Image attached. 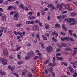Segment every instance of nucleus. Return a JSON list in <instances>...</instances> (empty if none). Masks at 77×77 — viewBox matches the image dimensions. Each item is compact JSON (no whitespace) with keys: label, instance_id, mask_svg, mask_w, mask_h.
Returning a JSON list of instances; mask_svg holds the SVG:
<instances>
[{"label":"nucleus","instance_id":"1","mask_svg":"<svg viewBox=\"0 0 77 77\" xmlns=\"http://www.w3.org/2000/svg\"><path fill=\"white\" fill-rule=\"evenodd\" d=\"M0 61L2 62L3 65H7L8 61L6 59H5L3 58H0Z\"/></svg>","mask_w":77,"mask_h":77},{"label":"nucleus","instance_id":"2","mask_svg":"<svg viewBox=\"0 0 77 77\" xmlns=\"http://www.w3.org/2000/svg\"><path fill=\"white\" fill-rule=\"evenodd\" d=\"M19 18V16L18 15V13H16L14 15V20L15 21H17L18 18Z\"/></svg>","mask_w":77,"mask_h":77},{"label":"nucleus","instance_id":"3","mask_svg":"<svg viewBox=\"0 0 77 77\" xmlns=\"http://www.w3.org/2000/svg\"><path fill=\"white\" fill-rule=\"evenodd\" d=\"M52 47L51 46H48L46 49V51L48 53H50L52 51Z\"/></svg>","mask_w":77,"mask_h":77},{"label":"nucleus","instance_id":"4","mask_svg":"<svg viewBox=\"0 0 77 77\" xmlns=\"http://www.w3.org/2000/svg\"><path fill=\"white\" fill-rule=\"evenodd\" d=\"M70 38H69L68 37H65L64 38L63 37H61V41H65V40H66L67 41H69V40Z\"/></svg>","mask_w":77,"mask_h":77},{"label":"nucleus","instance_id":"5","mask_svg":"<svg viewBox=\"0 0 77 77\" xmlns=\"http://www.w3.org/2000/svg\"><path fill=\"white\" fill-rule=\"evenodd\" d=\"M71 20H72V21L73 22L69 23V25H71L72 26L74 24H76V21H75V19L73 18H71Z\"/></svg>","mask_w":77,"mask_h":77},{"label":"nucleus","instance_id":"6","mask_svg":"<svg viewBox=\"0 0 77 77\" xmlns=\"http://www.w3.org/2000/svg\"><path fill=\"white\" fill-rule=\"evenodd\" d=\"M32 29L33 30L35 31H36V30H38L39 29V27H38V26L36 25H34L32 26Z\"/></svg>","mask_w":77,"mask_h":77},{"label":"nucleus","instance_id":"7","mask_svg":"<svg viewBox=\"0 0 77 77\" xmlns=\"http://www.w3.org/2000/svg\"><path fill=\"white\" fill-rule=\"evenodd\" d=\"M68 68L69 70V71H70L71 72H72V73H73V74L74 73V70L73 69V68H72V67H71V66H69L68 67Z\"/></svg>","mask_w":77,"mask_h":77},{"label":"nucleus","instance_id":"8","mask_svg":"<svg viewBox=\"0 0 77 77\" xmlns=\"http://www.w3.org/2000/svg\"><path fill=\"white\" fill-rule=\"evenodd\" d=\"M27 54L28 56H29V57L30 56V57H32V56H33V52L31 51L29 52Z\"/></svg>","mask_w":77,"mask_h":77},{"label":"nucleus","instance_id":"9","mask_svg":"<svg viewBox=\"0 0 77 77\" xmlns=\"http://www.w3.org/2000/svg\"><path fill=\"white\" fill-rule=\"evenodd\" d=\"M3 53L5 56H7V55H8L9 54L8 53V50L6 49H5L3 51Z\"/></svg>","mask_w":77,"mask_h":77},{"label":"nucleus","instance_id":"10","mask_svg":"<svg viewBox=\"0 0 77 77\" xmlns=\"http://www.w3.org/2000/svg\"><path fill=\"white\" fill-rule=\"evenodd\" d=\"M0 73L1 74H2V75H5L6 74V72H4L2 70L0 71Z\"/></svg>","mask_w":77,"mask_h":77},{"label":"nucleus","instance_id":"11","mask_svg":"<svg viewBox=\"0 0 77 77\" xmlns=\"http://www.w3.org/2000/svg\"><path fill=\"white\" fill-rule=\"evenodd\" d=\"M6 19V16H2L1 17L2 21H5Z\"/></svg>","mask_w":77,"mask_h":77},{"label":"nucleus","instance_id":"12","mask_svg":"<svg viewBox=\"0 0 77 77\" xmlns=\"http://www.w3.org/2000/svg\"><path fill=\"white\" fill-rule=\"evenodd\" d=\"M13 33L15 35H16V36H17V35H19V34L20 33V32H17L16 31H14V32H13Z\"/></svg>","mask_w":77,"mask_h":77},{"label":"nucleus","instance_id":"13","mask_svg":"<svg viewBox=\"0 0 77 77\" xmlns=\"http://www.w3.org/2000/svg\"><path fill=\"white\" fill-rule=\"evenodd\" d=\"M0 29H1L0 30V33H2V32H3L4 31V27H1Z\"/></svg>","mask_w":77,"mask_h":77},{"label":"nucleus","instance_id":"14","mask_svg":"<svg viewBox=\"0 0 77 77\" xmlns=\"http://www.w3.org/2000/svg\"><path fill=\"white\" fill-rule=\"evenodd\" d=\"M50 8L52 9H54V10H56V8L52 5H51Z\"/></svg>","mask_w":77,"mask_h":77},{"label":"nucleus","instance_id":"15","mask_svg":"<svg viewBox=\"0 0 77 77\" xmlns=\"http://www.w3.org/2000/svg\"><path fill=\"white\" fill-rule=\"evenodd\" d=\"M17 64L20 65L22 64H23V62L22 61H19L17 62Z\"/></svg>","mask_w":77,"mask_h":77},{"label":"nucleus","instance_id":"16","mask_svg":"<svg viewBox=\"0 0 77 77\" xmlns=\"http://www.w3.org/2000/svg\"><path fill=\"white\" fill-rule=\"evenodd\" d=\"M61 45L63 47H66V45L63 43H61Z\"/></svg>","mask_w":77,"mask_h":77},{"label":"nucleus","instance_id":"17","mask_svg":"<svg viewBox=\"0 0 77 77\" xmlns=\"http://www.w3.org/2000/svg\"><path fill=\"white\" fill-rule=\"evenodd\" d=\"M71 15L72 17H74L77 15V13H72L71 14Z\"/></svg>","mask_w":77,"mask_h":77},{"label":"nucleus","instance_id":"18","mask_svg":"<svg viewBox=\"0 0 77 77\" xmlns=\"http://www.w3.org/2000/svg\"><path fill=\"white\" fill-rule=\"evenodd\" d=\"M29 19H30L31 20H33V19H35V18H36V17L32 16L31 17H29Z\"/></svg>","mask_w":77,"mask_h":77},{"label":"nucleus","instance_id":"19","mask_svg":"<svg viewBox=\"0 0 77 77\" xmlns=\"http://www.w3.org/2000/svg\"><path fill=\"white\" fill-rule=\"evenodd\" d=\"M40 44H41V45L43 48H45V47L44 46V43H42V42H40Z\"/></svg>","mask_w":77,"mask_h":77},{"label":"nucleus","instance_id":"20","mask_svg":"<svg viewBox=\"0 0 77 77\" xmlns=\"http://www.w3.org/2000/svg\"><path fill=\"white\" fill-rule=\"evenodd\" d=\"M71 50V49L70 48H66L65 49V51H70V50Z\"/></svg>","mask_w":77,"mask_h":77},{"label":"nucleus","instance_id":"21","mask_svg":"<svg viewBox=\"0 0 77 77\" xmlns=\"http://www.w3.org/2000/svg\"><path fill=\"white\" fill-rule=\"evenodd\" d=\"M16 47H17V49H16V51H18V50H20V49L21 48V47H18V45H16Z\"/></svg>","mask_w":77,"mask_h":77},{"label":"nucleus","instance_id":"22","mask_svg":"<svg viewBox=\"0 0 77 77\" xmlns=\"http://www.w3.org/2000/svg\"><path fill=\"white\" fill-rule=\"evenodd\" d=\"M65 8L66 9H69V4H66Z\"/></svg>","mask_w":77,"mask_h":77},{"label":"nucleus","instance_id":"23","mask_svg":"<svg viewBox=\"0 0 77 77\" xmlns=\"http://www.w3.org/2000/svg\"><path fill=\"white\" fill-rule=\"evenodd\" d=\"M12 8H13V6H10L8 8V10H11Z\"/></svg>","mask_w":77,"mask_h":77},{"label":"nucleus","instance_id":"24","mask_svg":"<svg viewBox=\"0 0 77 77\" xmlns=\"http://www.w3.org/2000/svg\"><path fill=\"white\" fill-rule=\"evenodd\" d=\"M45 28L46 29H50V26H49V25L47 24Z\"/></svg>","mask_w":77,"mask_h":77},{"label":"nucleus","instance_id":"25","mask_svg":"<svg viewBox=\"0 0 77 77\" xmlns=\"http://www.w3.org/2000/svg\"><path fill=\"white\" fill-rule=\"evenodd\" d=\"M62 27L63 28V29H64L65 30V31H66L67 29H66V27H65V26L64 25H63L62 26Z\"/></svg>","mask_w":77,"mask_h":77},{"label":"nucleus","instance_id":"26","mask_svg":"<svg viewBox=\"0 0 77 77\" xmlns=\"http://www.w3.org/2000/svg\"><path fill=\"white\" fill-rule=\"evenodd\" d=\"M20 6L21 8L23 9V10H24L25 9V8L24 7V5H23L21 4L20 5Z\"/></svg>","mask_w":77,"mask_h":77},{"label":"nucleus","instance_id":"27","mask_svg":"<svg viewBox=\"0 0 77 77\" xmlns=\"http://www.w3.org/2000/svg\"><path fill=\"white\" fill-rule=\"evenodd\" d=\"M52 40L54 42H56L57 41V40L55 39V37H52Z\"/></svg>","mask_w":77,"mask_h":77},{"label":"nucleus","instance_id":"28","mask_svg":"<svg viewBox=\"0 0 77 77\" xmlns=\"http://www.w3.org/2000/svg\"><path fill=\"white\" fill-rule=\"evenodd\" d=\"M30 59V57L29 56H26L25 57V60H27L28 59Z\"/></svg>","mask_w":77,"mask_h":77},{"label":"nucleus","instance_id":"29","mask_svg":"<svg viewBox=\"0 0 77 77\" xmlns=\"http://www.w3.org/2000/svg\"><path fill=\"white\" fill-rule=\"evenodd\" d=\"M60 34H61V35H63V36H65V35H66V34H65V33H63L62 32H60Z\"/></svg>","mask_w":77,"mask_h":77},{"label":"nucleus","instance_id":"30","mask_svg":"<svg viewBox=\"0 0 77 77\" xmlns=\"http://www.w3.org/2000/svg\"><path fill=\"white\" fill-rule=\"evenodd\" d=\"M15 69V67L14 66H13L11 68V71H14Z\"/></svg>","mask_w":77,"mask_h":77},{"label":"nucleus","instance_id":"31","mask_svg":"<svg viewBox=\"0 0 77 77\" xmlns=\"http://www.w3.org/2000/svg\"><path fill=\"white\" fill-rule=\"evenodd\" d=\"M59 11H61L62 8V6L61 5H59Z\"/></svg>","mask_w":77,"mask_h":77},{"label":"nucleus","instance_id":"32","mask_svg":"<svg viewBox=\"0 0 77 77\" xmlns=\"http://www.w3.org/2000/svg\"><path fill=\"white\" fill-rule=\"evenodd\" d=\"M16 26L18 27H21V25L20 24H16Z\"/></svg>","mask_w":77,"mask_h":77},{"label":"nucleus","instance_id":"33","mask_svg":"<svg viewBox=\"0 0 77 77\" xmlns=\"http://www.w3.org/2000/svg\"><path fill=\"white\" fill-rule=\"evenodd\" d=\"M36 37L37 38H38V40H40V38H39V35L38 34H36Z\"/></svg>","mask_w":77,"mask_h":77},{"label":"nucleus","instance_id":"34","mask_svg":"<svg viewBox=\"0 0 77 77\" xmlns=\"http://www.w3.org/2000/svg\"><path fill=\"white\" fill-rule=\"evenodd\" d=\"M34 21L33 20H32L31 21H30V24H34Z\"/></svg>","mask_w":77,"mask_h":77},{"label":"nucleus","instance_id":"35","mask_svg":"<svg viewBox=\"0 0 77 77\" xmlns=\"http://www.w3.org/2000/svg\"><path fill=\"white\" fill-rule=\"evenodd\" d=\"M51 75L52 77H54L55 75V73H54V72H52L51 73Z\"/></svg>","mask_w":77,"mask_h":77},{"label":"nucleus","instance_id":"36","mask_svg":"<svg viewBox=\"0 0 77 77\" xmlns=\"http://www.w3.org/2000/svg\"><path fill=\"white\" fill-rule=\"evenodd\" d=\"M17 57L19 59H21V56H20V55H19V54H17Z\"/></svg>","mask_w":77,"mask_h":77},{"label":"nucleus","instance_id":"37","mask_svg":"<svg viewBox=\"0 0 77 77\" xmlns=\"http://www.w3.org/2000/svg\"><path fill=\"white\" fill-rule=\"evenodd\" d=\"M55 26H56V27H60V26L59 24H56L55 25Z\"/></svg>","mask_w":77,"mask_h":77},{"label":"nucleus","instance_id":"38","mask_svg":"<svg viewBox=\"0 0 77 77\" xmlns=\"http://www.w3.org/2000/svg\"><path fill=\"white\" fill-rule=\"evenodd\" d=\"M60 55H61V54L59 53H57L56 54V56H60Z\"/></svg>","mask_w":77,"mask_h":77},{"label":"nucleus","instance_id":"39","mask_svg":"<svg viewBox=\"0 0 77 77\" xmlns=\"http://www.w3.org/2000/svg\"><path fill=\"white\" fill-rule=\"evenodd\" d=\"M49 62V61H48V60H47L45 62V65H46V64H47Z\"/></svg>","mask_w":77,"mask_h":77},{"label":"nucleus","instance_id":"40","mask_svg":"<svg viewBox=\"0 0 77 77\" xmlns=\"http://www.w3.org/2000/svg\"><path fill=\"white\" fill-rule=\"evenodd\" d=\"M65 17H66V15H63L61 17V18H62V19H64V18H65Z\"/></svg>","mask_w":77,"mask_h":77},{"label":"nucleus","instance_id":"41","mask_svg":"<svg viewBox=\"0 0 77 77\" xmlns=\"http://www.w3.org/2000/svg\"><path fill=\"white\" fill-rule=\"evenodd\" d=\"M72 60V57H70L69 59V62H71Z\"/></svg>","mask_w":77,"mask_h":77},{"label":"nucleus","instance_id":"42","mask_svg":"<svg viewBox=\"0 0 77 77\" xmlns=\"http://www.w3.org/2000/svg\"><path fill=\"white\" fill-rule=\"evenodd\" d=\"M38 56H35L34 57V60H36V59H38Z\"/></svg>","mask_w":77,"mask_h":77},{"label":"nucleus","instance_id":"43","mask_svg":"<svg viewBox=\"0 0 77 77\" xmlns=\"http://www.w3.org/2000/svg\"><path fill=\"white\" fill-rule=\"evenodd\" d=\"M13 74H14V75H16V77H18L19 76V75H18V74H17L15 73H13Z\"/></svg>","mask_w":77,"mask_h":77},{"label":"nucleus","instance_id":"44","mask_svg":"<svg viewBox=\"0 0 77 77\" xmlns=\"http://www.w3.org/2000/svg\"><path fill=\"white\" fill-rule=\"evenodd\" d=\"M37 17H39L40 16V13L39 12H38L37 13Z\"/></svg>","mask_w":77,"mask_h":77},{"label":"nucleus","instance_id":"45","mask_svg":"<svg viewBox=\"0 0 77 77\" xmlns=\"http://www.w3.org/2000/svg\"><path fill=\"white\" fill-rule=\"evenodd\" d=\"M35 23H40V21H39V20H37L35 21Z\"/></svg>","mask_w":77,"mask_h":77},{"label":"nucleus","instance_id":"46","mask_svg":"<svg viewBox=\"0 0 77 77\" xmlns=\"http://www.w3.org/2000/svg\"><path fill=\"white\" fill-rule=\"evenodd\" d=\"M60 51V49H57L56 50V53H57L58 52H59V51Z\"/></svg>","mask_w":77,"mask_h":77},{"label":"nucleus","instance_id":"47","mask_svg":"<svg viewBox=\"0 0 77 77\" xmlns=\"http://www.w3.org/2000/svg\"><path fill=\"white\" fill-rule=\"evenodd\" d=\"M56 65V63H52V66L53 67L55 66V65Z\"/></svg>","mask_w":77,"mask_h":77},{"label":"nucleus","instance_id":"48","mask_svg":"<svg viewBox=\"0 0 77 77\" xmlns=\"http://www.w3.org/2000/svg\"><path fill=\"white\" fill-rule=\"evenodd\" d=\"M28 14L29 15H30V16H31L32 15V12H30Z\"/></svg>","mask_w":77,"mask_h":77},{"label":"nucleus","instance_id":"49","mask_svg":"<svg viewBox=\"0 0 77 77\" xmlns=\"http://www.w3.org/2000/svg\"><path fill=\"white\" fill-rule=\"evenodd\" d=\"M8 69L9 70H11V65H9L8 66Z\"/></svg>","mask_w":77,"mask_h":77},{"label":"nucleus","instance_id":"50","mask_svg":"<svg viewBox=\"0 0 77 77\" xmlns=\"http://www.w3.org/2000/svg\"><path fill=\"white\" fill-rule=\"evenodd\" d=\"M55 38H57V36H58V34L57 33H56L55 34Z\"/></svg>","mask_w":77,"mask_h":77},{"label":"nucleus","instance_id":"51","mask_svg":"<svg viewBox=\"0 0 77 77\" xmlns=\"http://www.w3.org/2000/svg\"><path fill=\"white\" fill-rule=\"evenodd\" d=\"M26 24H30V21H27L26 22Z\"/></svg>","mask_w":77,"mask_h":77},{"label":"nucleus","instance_id":"52","mask_svg":"<svg viewBox=\"0 0 77 77\" xmlns=\"http://www.w3.org/2000/svg\"><path fill=\"white\" fill-rule=\"evenodd\" d=\"M69 39L71 41L74 42L75 41L74 40L71 38H70Z\"/></svg>","mask_w":77,"mask_h":77},{"label":"nucleus","instance_id":"53","mask_svg":"<svg viewBox=\"0 0 77 77\" xmlns=\"http://www.w3.org/2000/svg\"><path fill=\"white\" fill-rule=\"evenodd\" d=\"M68 22L69 23H71V22H72V20H71V18L69 19V21H68Z\"/></svg>","mask_w":77,"mask_h":77},{"label":"nucleus","instance_id":"54","mask_svg":"<svg viewBox=\"0 0 77 77\" xmlns=\"http://www.w3.org/2000/svg\"><path fill=\"white\" fill-rule=\"evenodd\" d=\"M42 15H45V12L42 11Z\"/></svg>","mask_w":77,"mask_h":77},{"label":"nucleus","instance_id":"55","mask_svg":"<svg viewBox=\"0 0 77 77\" xmlns=\"http://www.w3.org/2000/svg\"><path fill=\"white\" fill-rule=\"evenodd\" d=\"M74 77H76L77 76V72H76L73 75Z\"/></svg>","mask_w":77,"mask_h":77},{"label":"nucleus","instance_id":"56","mask_svg":"<svg viewBox=\"0 0 77 77\" xmlns=\"http://www.w3.org/2000/svg\"><path fill=\"white\" fill-rule=\"evenodd\" d=\"M9 58L10 59H13V57H12V56H9Z\"/></svg>","mask_w":77,"mask_h":77},{"label":"nucleus","instance_id":"57","mask_svg":"<svg viewBox=\"0 0 77 77\" xmlns=\"http://www.w3.org/2000/svg\"><path fill=\"white\" fill-rule=\"evenodd\" d=\"M45 35L46 36H48H48H50V35H49V34H48L47 33H45Z\"/></svg>","mask_w":77,"mask_h":77},{"label":"nucleus","instance_id":"58","mask_svg":"<svg viewBox=\"0 0 77 77\" xmlns=\"http://www.w3.org/2000/svg\"><path fill=\"white\" fill-rule=\"evenodd\" d=\"M48 10V9L47 8H45L44 10L45 11H47Z\"/></svg>","mask_w":77,"mask_h":77},{"label":"nucleus","instance_id":"59","mask_svg":"<svg viewBox=\"0 0 77 77\" xmlns=\"http://www.w3.org/2000/svg\"><path fill=\"white\" fill-rule=\"evenodd\" d=\"M0 11H1V12H3L4 11L3 9H2V8H0Z\"/></svg>","mask_w":77,"mask_h":77},{"label":"nucleus","instance_id":"60","mask_svg":"<svg viewBox=\"0 0 77 77\" xmlns=\"http://www.w3.org/2000/svg\"><path fill=\"white\" fill-rule=\"evenodd\" d=\"M56 60V58H55V57H54L53 59V62H54L55 60Z\"/></svg>","mask_w":77,"mask_h":77},{"label":"nucleus","instance_id":"61","mask_svg":"<svg viewBox=\"0 0 77 77\" xmlns=\"http://www.w3.org/2000/svg\"><path fill=\"white\" fill-rule=\"evenodd\" d=\"M31 71H32V73H34V72H35L34 69H33V68L32 69Z\"/></svg>","mask_w":77,"mask_h":77},{"label":"nucleus","instance_id":"62","mask_svg":"<svg viewBox=\"0 0 77 77\" xmlns=\"http://www.w3.org/2000/svg\"><path fill=\"white\" fill-rule=\"evenodd\" d=\"M74 53L75 54H76L77 53V51L76 50H74Z\"/></svg>","mask_w":77,"mask_h":77},{"label":"nucleus","instance_id":"63","mask_svg":"<svg viewBox=\"0 0 77 77\" xmlns=\"http://www.w3.org/2000/svg\"><path fill=\"white\" fill-rule=\"evenodd\" d=\"M39 25L40 27H42V23H39Z\"/></svg>","mask_w":77,"mask_h":77},{"label":"nucleus","instance_id":"64","mask_svg":"<svg viewBox=\"0 0 77 77\" xmlns=\"http://www.w3.org/2000/svg\"><path fill=\"white\" fill-rule=\"evenodd\" d=\"M57 18L58 19L61 18V16H58L57 17Z\"/></svg>","mask_w":77,"mask_h":77}]
</instances>
